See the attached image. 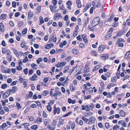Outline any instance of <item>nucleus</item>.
I'll use <instances>...</instances> for the list:
<instances>
[{"mask_svg":"<svg viewBox=\"0 0 130 130\" xmlns=\"http://www.w3.org/2000/svg\"><path fill=\"white\" fill-rule=\"evenodd\" d=\"M28 59L27 57H25V59L23 60V62L24 63H26L28 61Z\"/></svg>","mask_w":130,"mask_h":130,"instance_id":"79ce46f5","label":"nucleus"},{"mask_svg":"<svg viewBox=\"0 0 130 130\" xmlns=\"http://www.w3.org/2000/svg\"><path fill=\"white\" fill-rule=\"evenodd\" d=\"M91 97V95H89L87 96H85L84 97V98L86 100H87L89 99H90Z\"/></svg>","mask_w":130,"mask_h":130,"instance_id":"603ef678","label":"nucleus"},{"mask_svg":"<svg viewBox=\"0 0 130 130\" xmlns=\"http://www.w3.org/2000/svg\"><path fill=\"white\" fill-rule=\"evenodd\" d=\"M65 69L63 71V73H66L67 71H68V70L69 68V67L68 66H66L64 68Z\"/></svg>","mask_w":130,"mask_h":130,"instance_id":"a878e982","label":"nucleus"},{"mask_svg":"<svg viewBox=\"0 0 130 130\" xmlns=\"http://www.w3.org/2000/svg\"><path fill=\"white\" fill-rule=\"evenodd\" d=\"M20 15V14L19 12H16L14 16L15 17H19Z\"/></svg>","mask_w":130,"mask_h":130,"instance_id":"69168bd1","label":"nucleus"},{"mask_svg":"<svg viewBox=\"0 0 130 130\" xmlns=\"http://www.w3.org/2000/svg\"><path fill=\"white\" fill-rule=\"evenodd\" d=\"M35 103L37 104V105L38 106H40V107H41V108L42 107L41 103L39 101H36L35 102Z\"/></svg>","mask_w":130,"mask_h":130,"instance_id":"0e129e2a","label":"nucleus"},{"mask_svg":"<svg viewBox=\"0 0 130 130\" xmlns=\"http://www.w3.org/2000/svg\"><path fill=\"white\" fill-rule=\"evenodd\" d=\"M91 5V3H90L89 4V5L87 4L86 6V7H85L84 9V12H85L90 7Z\"/></svg>","mask_w":130,"mask_h":130,"instance_id":"9b49d317","label":"nucleus"},{"mask_svg":"<svg viewBox=\"0 0 130 130\" xmlns=\"http://www.w3.org/2000/svg\"><path fill=\"white\" fill-rule=\"evenodd\" d=\"M54 114L55 115L56 113L58 114H59L60 111V108L59 107H57L56 108V107L55 106H54Z\"/></svg>","mask_w":130,"mask_h":130,"instance_id":"7ed1b4c3","label":"nucleus"},{"mask_svg":"<svg viewBox=\"0 0 130 130\" xmlns=\"http://www.w3.org/2000/svg\"><path fill=\"white\" fill-rule=\"evenodd\" d=\"M42 118L39 117L37 118L36 120V122L38 123H41L42 122Z\"/></svg>","mask_w":130,"mask_h":130,"instance_id":"393cba45","label":"nucleus"},{"mask_svg":"<svg viewBox=\"0 0 130 130\" xmlns=\"http://www.w3.org/2000/svg\"><path fill=\"white\" fill-rule=\"evenodd\" d=\"M120 115L123 117H125V113L122 110H121L119 112Z\"/></svg>","mask_w":130,"mask_h":130,"instance_id":"2eb2a0df","label":"nucleus"},{"mask_svg":"<svg viewBox=\"0 0 130 130\" xmlns=\"http://www.w3.org/2000/svg\"><path fill=\"white\" fill-rule=\"evenodd\" d=\"M62 17L61 16V13H58L55 14V16L54 17V19H56V18H61Z\"/></svg>","mask_w":130,"mask_h":130,"instance_id":"6e6552de","label":"nucleus"},{"mask_svg":"<svg viewBox=\"0 0 130 130\" xmlns=\"http://www.w3.org/2000/svg\"><path fill=\"white\" fill-rule=\"evenodd\" d=\"M82 119L84 121V122L85 123H86L89 121V119L86 118L84 116H83L82 117Z\"/></svg>","mask_w":130,"mask_h":130,"instance_id":"b1692460","label":"nucleus"},{"mask_svg":"<svg viewBox=\"0 0 130 130\" xmlns=\"http://www.w3.org/2000/svg\"><path fill=\"white\" fill-rule=\"evenodd\" d=\"M6 17L7 15H6L4 14H3L1 16L0 19L2 20H4L6 18Z\"/></svg>","mask_w":130,"mask_h":130,"instance_id":"f3484780","label":"nucleus"},{"mask_svg":"<svg viewBox=\"0 0 130 130\" xmlns=\"http://www.w3.org/2000/svg\"><path fill=\"white\" fill-rule=\"evenodd\" d=\"M100 67V66L99 65H96L93 69V71H97Z\"/></svg>","mask_w":130,"mask_h":130,"instance_id":"dca6fc26","label":"nucleus"},{"mask_svg":"<svg viewBox=\"0 0 130 130\" xmlns=\"http://www.w3.org/2000/svg\"><path fill=\"white\" fill-rule=\"evenodd\" d=\"M37 75L36 74H35L30 78L29 79L31 81H34L37 80Z\"/></svg>","mask_w":130,"mask_h":130,"instance_id":"f03ea898","label":"nucleus"},{"mask_svg":"<svg viewBox=\"0 0 130 130\" xmlns=\"http://www.w3.org/2000/svg\"><path fill=\"white\" fill-rule=\"evenodd\" d=\"M59 122L61 124H62L64 122L63 120L61 118H60L59 119Z\"/></svg>","mask_w":130,"mask_h":130,"instance_id":"13d9d810","label":"nucleus"},{"mask_svg":"<svg viewBox=\"0 0 130 130\" xmlns=\"http://www.w3.org/2000/svg\"><path fill=\"white\" fill-rule=\"evenodd\" d=\"M23 52L20 51V53H18L16 55V56L18 58H20L21 56L23 55Z\"/></svg>","mask_w":130,"mask_h":130,"instance_id":"6ab92c4d","label":"nucleus"},{"mask_svg":"<svg viewBox=\"0 0 130 130\" xmlns=\"http://www.w3.org/2000/svg\"><path fill=\"white\" fill-rule=\"evenodd\" d=\"M31 66L34 69H35L36 70H37V64L35 63H32L31 64Z\"/></svg>","mask_w":130,"mask_h":130,"instance_id":"4be33fe9","label":"nucleus"},{"mask_svg":"<svg viewBox=\"0 0 130 130\" xmlns=\"http://www.w3.org/2000/svg\"><path fill=\"white\" fill-rule=\"evenodd\" d=\"M49 93V92L48 91L45 90L42 92L41 95L46 96L47 94H48Z\"/></svg>","mask_w":130,"mask_h":130,"instance_id":"a211bd4d","label":"nucleus"},{"mask_svg":"<svg viewBox=\"0 0 130 130\" xmlns=\"http://www.w3.org/2000/svg\"><path fill=\"white\" fill-rule=\"evenodd\" d=\"M17 83V80L13 81V82L10 85L12 86L15 85Z\"/></svg>","mask_w":130,"mask_h":130,"instance_id":"de8ad7c7","label":"nucleus"},{"mask_svg":"<svg viewBox=\"0 0 130 130\" xmlns=\"http://www.w3.org/2000/svg\"><path fill=\"white\" fill-rule=\"evenodd\" d=\"M26 46V45L25 43H24L23 42H22V43L21 44V46L22 48H24Z\"/></svg>","mask_w":130,"mask_h":130,"instance_id":"864d4df0","label":"nucleus"},{"mask_svg":"<svg viewBox=\"0 0 130 130\" xmlns=\"http://www.w3.org/2000/svg\"><path fill=\"white\" fill-rule=\"evenodd\" d=\"M44 32L41 31H40L38 32V35L41 36H43L44 35Z\"/></svg>","mask_w":130,"mask_h":130,"instance_id":"680f3d73","label":"nucleus"},{"mask_svg":"<svg viewBox=\"0 0 130 130\" xmlns=\"http://www.w3.org/2000/svg\"><path fill=\"white\" fill-rule=\"evenodd\" d=\"M20 83H22L24 81V79L22 78L21 76H20L19 79Z\"/></svg>","mask_w":130,"mask_h":130,"instance_id":"4c0bfd02","label":"nucleus"},{"mask_svg":"<svg viewBox=\"0 0 130 130\" xmlns=\"http://www.w3.org/2000/svg\"><path fill=\"white\" fill-rule=\"evenodd\" d=\"M114 17V14L112 13V14H111V16L109 18V19H108L107 21V22H108V21H110L112 20L113 18Z\"/></svg>","mask_w":130,"mask_h":130,"instance_id":"72a5a7b5","label":"nucleus"},{"mask_svg":"<svg viewBox=\"0 0 130 130\" xmlns=\"http://www.w3.org/2000/svg\"><path fill=\"white\" fill-rule=\"evenodd\" d=\"M38 128V126L35 125H32L31 127V129H34L35 130H36Z\"/></svg>","mask_w":130,"mask_h":130,"instance_id":"7c9ffc66","label":"nucleus"},{"mask_svg":"<svg viewBox=\"0 0 130 130\" xmlns=\"http://www.w3.org/2000/svg\"><path fill=\"white\" fill-rule=\"evenodd\" d=\"M89 69L90 68L88 67L87 65H86L84 68V72L85 73H87L89 71Z\"/></svg>","mask_w":130,"mask_h":130,"instance_id":"9d476101","label":"nucleus"},{"mask_svg":"<svg viewBox=\"0 0 130 130\" xmlns=\"http://www.w3.org/2000/svg\"><path fill=\"white\" fill-rule=\"evenodd\" d=\"M82 37L83 38L84 41L85 42H88L87 36L85 34H83L81 35Z\"/></svg>","mask_w":130,"mask_h":130,"instance_id":"39448f33","label":"nucleus"},{"mask_svg":"<svg viewBox=\"0 0 130 130\" xmlns=\"http://www.w3.org/2000/svg\"><path fill=\"white\" fill-rule=\"evenodd\" d=\"M9 24L10 26L12 27H13L14 26V24L13 22L12 21H10L9 22Z\"/></svg>","mask_w":130,"mask_h":130,"instance_id":"052dcab7","label":"nucleus"},{"mask_svg":"<svg viewBox=\"0 0 130 130\" xmlns=\"http://www.w3.org/2000/svg\"><path fill=\"white\" fill-rule=\"evenodd\" d=\"M85 110L86 111H89L90 110V109L89 108L88 106L86 105L85 106Z\"/></svg>","mask_w":130,"mask_h":130,"instance_id":"49530a36","label":"nucleus"},{"mask_svg":"<svg viewBox=\"0 0 130 130\" xmlns=\"http://www.w3.org/2000/svg\"><path fill=\"white\" fill-rule=\"evenodd\" d=\"M8 90H7L6 92L4 94L3 97L4 98H6L8 96V95H7V94H8Z\"/></svg>","mask_w":130,"mask_h":130,"instance_id":"c85d7f7f","label":"nucleus"},{"mask_svg":"<svg viewBox=\"0 0 130 130\" xmlns=\"http://www.w3.org/2000/svg\"><path fill=\"white\" fill-rule=\"evenodd\" d=\"M17 69L18 70H20L22 69V67L21 66H19L17 67Z\"/></svg>","mask_w":130,"mask_h":130,"instance_id":"bf43d9fd","label":"nucleus"},{"mask_svg":"<svg viewBox=\"0 0 130 130\" xmlns=\"http://www.w3.org/2000/svg\"><path fill=\"white\" fill-rule=\"evenodd\" d=\"M7 126V124L5 123H4L0 127V128L3 129Z\"/></svg>","mask_w":130,"mask_h":130,"instance_id":"aec40b11","label":"nucleus"},{"mask_svg":"<svg viewBox=\"0 0 130 130\" xmlns=\"http://www.w3.org/2000/svg\"><path fill=\"white\" fill-rule=\"evenodd\" d=\"M120 33H121L122 35H123L125 34L126 32V31L125 30L123 29L122 30H120L119 31Z\"/></svg>","mask_w":130,"mask_h":130,"instance_id":"8fccbe9b","label":"nucleus"},{"mask_svg":"<svg viewBox=\"0 0 130 130\" xmlns=\"http://www.w3.org/2000/svg\"><path fill=\"white\" fill-rule=\"evenodd\" d=\"M70 88L71 90L73 91H74L75 89V87L74 88L73 87L72 84L70 85Z\"/></svg>","mask_w":130,"mask_h":130,"instance_id":"c756f323","label":"nucleus"},{"mask_svg":"<svg viewBox=\"0 0 130 130\" xmlns=\"http://www.w3.org/2000/svg\"><path fill=\"white\" fill-rule=\"evenodd\" d=\"M130 54V53L128 51L125 54L124 57L127 60L128 59V56Z\"/></svg>","mask_w":130,"mask_h":130,"instance_id":"412c9836","label":"nucleus"},{"mask_svg":"<svg viewBox=\"0 0 130 130\" xmlns=\"http://www.w3.org/2000/svg\"><path fill=\"white\" fill-rule=\"evenodd\" d=\"M101 5V3L100 1L99 0L98 1L96 6V7L97 8L99 7H100Z\"/></svg>","mask_w":130,"mask_h":130,"instance_id":"c9c22d12","label":"nucleus"},{"mask_svg":"<svg viewBox=\"0 0 130 130\" xmlns=\"http://www.w3.org/2000/svg\"><path fill=\"white\" fill-rule=\"evenodd\" d=\"M106 48V47L102 45H100L98 48V50L100 52H103Z\"/></svg>","mask_w":130,"mask_h":130,"instance_id":"20e7f679","label":"nucleus"},{"mask_svg":"<svg viewBox=\"0 0 130 130\" xmlns=\"http://www.w3.org/2000/svg\"><path fill=\"white\" fill-rule=\"evenodd\" d=\"M28 69L27 68H26V69H24L23 70L24 72V74H27L28 73Z\"/></svg>","mask_w":130,"mask_h":130,"instance_id":"09e8293b","label":"nucleus"},{"mask_svg":"<svg viewBox=\"0 0 130 130\" xmlns=\"http://www.w3.org/2000/svg\"><path fill=\"white\" fill-rule=\"evenodd\" d=\"M77 39L80 41H82V40L80 37V35H79L76 37Z\"/></svg>","mask_w":130,"mask_h":130,"instance_id":"5fc2aeb1","label":"nucleus"},{"mask_svg":"<svg viewBox=\"0 0 130 130\" xmlns=\"http://www.w3.org/2000/svg\"><path fill=\"white\" fill-rule=\"evenodd\" d=\"M28 19H29V20H30V19L32 18L33 16V13H31V11L28 12Z\"/></svg>","mask_w":130,"mask_h":130,"instance_id":"1a4fd4ad","label":"nucleus"},{"mask_svg":"<svg viewBox=\"0 0 130 130\" xmlns=\"http://www.w3.org/2000/svg\"><path fill=\"white\" fill-rule=\"evenodd\" d=\"M57 122L56 120H53V122L52 123V126H55Z\"/></svg>","mask_w":130,"mask_h":130,"instance_id":"58836bf2","label":"nucleus"},{"mask_svg":"<svg viewBox=\"0 0 130 130\" xmlns=\"http://www.w3.org/2000/svg\"><path fill=\"white\" fill-rule=\"evenodd\" d=\"M12 50L13 52L16 55L17 54L18 51L17 50L14 48H12Z\"/></svg>","mask_w":130,"mask_h":130,"instance_id":"37998d69","label":"nucleus"},{"mask_svg":"<svg viewBox=\"0 0 130 130\" xmlns=\"http://www.w3.org/2000/svg\"><path fill=\"white\" fill-rule=\"evenodd\" d=\"M93 114V113L91 112H86L85 113V115L86 117L92 115Z\"/></svg>","mask_w":130,"mask_h":130,"instance_id":"5701e85b","label":"nucleus"},{"mask_svg":"<svg viewBox=\"0 0 130 130\" xmlns=\"http://www.w3.org/2000/svg\"><path fill=\"white\" fill-rule=\"evenodd\" d=\"M17 106L19 109H20L21 108V107L20 104L18 102H17L16 103Z\"/></svg>","mask_w":130,"mask_h":130,"instance_id":"c03bdc74","label":"nucleus"},{"mask_svg":"<svg viewBox=\"0 0 130 130\" xmlns=\"http://www.w3.org/2000/svg\"><path fill=\"white\" fill-rule=\"evenodd\" d=\"M27 28L24 29L22 31V34L23 35L26 34L27 32Z\"/></svg>","mask_w":130,"mask_h":130,"instance_id":"f704fd0d","label":"nucleus"},{"mask_svg":"<svg viewBox=\"0 0 130 130\" xmlns=\"http://www.w3.org/2000/svg\"><path fill=\"white\" fill-rule=\"evenodd\" d=\"M113 84L112 83H111L109 84L108 85V86H107V89L110 88L111 86H113Z\"/></svg>","mask_w":130,"mask_h":130,"instance_id":"6e6d98bb","label":"nucleus"},{"mask_svg":"<svg viewBox=\"0 0 130 130\" xmlns=\"http://www.w3.org/2000/svg\"><path fill=\"white\" fill-rule=\"evenodd\" d=\"M51 44H47L46 45V46L45 47V48L46 49H49L51 47V46H50Z\"/></svg>","mask_w":130,"mask_h":130,"instance_id":"3c124183","label":"nucleus"},{"mask_svg":"<svg viewBox=\"0 0 130 130\" xmlns=\"http://www.w3.org/2000/svg\"><path fill=\"white\" fill-rule=\"evenodd\" d=\"M124 41V39L121 38H120L117 40L116 42V43H118L119 42H121L122 41Z\"/></svg>","mask_w":130,"mask_h":130,"instance_id":"cd10ccee","label":"nucleus"},{"mask_svg":"<svg viewBox=\"0 0 130 130\" xmlns=\"http://www.w3.org/2000/svg\"><path fill=\"white\" fill-rule=\"evenodd\" d=\"M91 55L93 56H96L97 55L96 52L94 51H92L91 52Z\"/></svg>","mask_w":130,"mask_h":130,"instance_id":"2f4dec72","label":"nucleus"},{"mask_svg":"<svg viewBox=\"0 0 130 130\" xmlns=\"http://www.w3.org/2000/svg\"><path fill=\"white\" fill-rule=\"evenodd\" d=\"M33 72V70L31 69L29 71V75L30 76V75H31Z\"/></svg>","mask_w":130,"mask_h":130,"instance_id":"774afa93","label":"nucleus"},{"mask_svg":"<svg viewBox=\"0 0 130 130\" xmlns=\"http://www.w3.org/2000/svg\"><path fill=\"white\" fill-rule=\"evenodd\" d=\"M122 125L123 127H125L126 126V123L124 121H122Z\"/></svg>","mask_w":130,"mask_h":130,"instance_id":"a19ab883","label":"nucleus"},{"mask_svg":"<svg viewBox=\"0 0 130 130\" xmlns=\"http://www.w3.org/2000/svg\"><path fill=\"white\" fill-rule=\"evenodd\" d=\"M17 89V87L16 86H14L12 87V89H10L9 90L10 92H12L13 93H15Z\"/></svg>","mask_w":130,"mask_h":130,"instance_id":"423d86ee","label":"nucleus"},{"mask_svg":"<svg viewBox=\"0 0 130 130\" xmlns=\"http://www.w3.org/2000/svg\"><path fill=\"white\" fill-rule=\"evenodd\" d=\"M116 76H114L112 77L111 80V81L112 82H116Z\"/></svg>","mask_w":130,"mask_h":130,"instance_id":"ea45409f","label":"nucleus"},{"mask_svg":"<svg viewBox=\"0 0 130 130\" xmlns=\"http://www.w3.org/2000/svg\"><path fill=\"white\" fill-rule=\"evenodd\" d=\"M7 86V85L6 84H4L2 85L1 87L3 89H5Z\"/></svg>","mask_w":130,"mask_h":130,"instance_id":"4d7b16f0","label":"nucleus"},{"mask_svg":"<svg viewBox=\"0 0 130 130\" xmlns=\"http://www.w3.org/2000/svg\"><path fill=\"white\" fill-rule=\"evenodd\" d=\"M100 19L99 17L94 19L92 21L91 25L93 27H95L99 24V28H101L102 26V23L100 22Z\"/></svg>","mask_w":130,"mask_h":130,"instance_id":"f257e3e1","label":"nucleus"},{"mask_svg":"<svg viewBox=\"0 0 130 130\" xmlns=\"http://www.w3.org/2000/svg\"><path fill=\"white\" fill-rule=\"evenodd\" d=\"M89 120V122H91V123H95L96 120V119L95 117H90Z\"/></svg>","mask_w":130,"mask_h":130,"instance_id":"0eeeda50","label":"nucleus"},{"mask_svg":"<svg viewBox=\"0 0 130 130\" xmlns=\"http://www.w3.org/2000/svg\"><path fill=\"white\" fill-rule=\"evenodd\" d=\"M24 22L23 21H19L18 24V26L19 27H21L22 25L23 24Z\"/></svg>","mask_w":130,"mask_h":130,"instance_id":"e433bc0d","label":"nucleus"},{"mask_svg":"<svg viewBox=\"0 0 130 130\" xmlns=\"http://www.w3.org/2000/svg\"><path fill=\"white\" fill-rule=\"evenodd\" d=\"M50 8V9L51 11L53 12H54L55 13H56L57 12L58 10V11H55L54 10H53V7L52 5H50L49 6Z\"/></svg>","mask_w":130,"mask_h":130,"instance_id":"ddd939ff","label":"nucleus"},{"mask_svg":"<svg viewBox=\"0 0 130 130\" xmlns=\"http://www.w3.org/2000/svg\"><path fill=\"white\" fill-rule=\"evenodd\" d=\"M43 60L42 58L40 57L36 60V62L38 64L40 63V62L42 61Z\"/></svg>","mask_w":130,"mask_h":130,"instance_id":"473e14b6","label":"nucleus"},{"mask_svg":"<svg viewBox=\"0 0 130 130\" xmlns=\"http://www.w3.org/2000/svg\"><path fill=\"white\" fill-rule=\"evenodd\" d=\"M66 4L68 6L69 5H72V2L71 1H68L67 3Z\"/></svg>","mask_w":130,"mask_h":130,"instance_id":"e2e57ef3","label":"nucleus"},{"mask_svg":"<svg viewBox=\"0 0 130 130\" xmlns=\"http://www.w3.org/2000/svg\"><path fill=\"white\" fill-rule=\"evenodd\" d=\"M78 51L75 48H73L72 50V53L74 55H76L77 54Z\"/></svg>","mask_w":130,"mask_h":130,"instance_id":"4468645a","label":"nucleus"},{"mask_svg":"<svg viewBox=\"0 0 130 130\" xmlns=\"http://www.w3.org/2000/svg\"><path fill=\"white\" fill-rule=\"evenodd\" d=\"M111 36V34L110 33H109L108 35H106L105 36V38L107 39H109Z\"/></svg>","mask_w":130,"mask_h":130,"instance_id":"a18cd8bd","label":"nucleus"},{"mask_svg":"<svg viewBox=\"0 0 130 130\" xmlns=\"http://www.w3.org/2000/svg\"><path fill=\"white\" fill-rule=\"evenodd\" d=\"M47 109L49 112H51L52 111V107L50 105H48L46 107Z\"/></svg>","mask_w":130,"mask_h":130,"instance_id":"bb28decb","label":"nucleus"},{"mask_svg":"<svg viewBox=\"0 0 130 130\" xmlns=\"http://www.w3.org/2000/svg\"><path fill=\"white\" fill-rule=\"evenodd\" d=\"M118 45V46L119 47H123V44L121 42H119L118 43H116Z\"/></svg>","mask_w":130,"mask_h":130,"instance_id":"338daca9","label":"nucleus"},{"mask_svg":"<svg viewBox=\"0 0 130 130\" xmlns=\"http://www.w3.org/2000/svg\"><path fill=\"white\" fill-rule=\"evenodd\" d=\"M108 58V54H106L104 56H102L101 57V59H106Z\"/></svg>","mask_w":130,"mask_h":130,"instance_id":"f8f14e48","label":"nucleus"}]
</instances>
